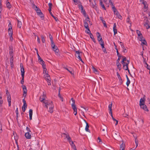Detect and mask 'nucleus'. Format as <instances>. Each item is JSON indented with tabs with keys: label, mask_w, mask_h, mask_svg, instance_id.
<instances>
[{
	"label": "nucleus",
	"mask_w": 150,
	"mask_h": 150,
	"mask_svg": "<svg viewBox=\"0 0 150 150\" xmlns=\"http://www.w3.org/2000/svg\"><path fill=\"white\" fill-rule=\"evenodd\" d=\"M11 57L10 59V62L12 63V62H13V56H11Z\"/></svg>",
	"instance_id": "3c124183"
},
{
	"label": "nucleus",
	"mask_w": 150,
	"mask_h": 150,
	"mask_svg": "<svg viewBox=\"0 0 150 150\" xmlns=\"http://www.w3.org/2000/svg\"><path fill=\"white\" fill-rule=\"evenodd\" d=\"M89 127L88 124V123H86L85 127V130L86 131L90 132V130L88 129Z\"/></svg>",
	"instance_id": "bb28decb"
},
{
	"label": "nucleus",
	"mask_w": 150,
	"mask_h": 150,
	"mask_svg": "<svg viewBox=\"0 0 150 150\" xmlns=\"http://www.w3.org/2000/svg\"><path fill=\"white\" fill-rule=\"evenodd\" d=\"M86 20L84 21V27L86 29H87L88 31H90L89 27H88V24L87 22L86 21Z\"/></svg>",
	"instance_id": "9b49d317"
},
{
	"label": "nucleus",
	"mask_w": 150,
	"mask_h": 150,
	"mask_svg": "<svg viewBox=\"0 0 150 150\" xmlns=\"http://www.w3.org/2000/svg\"><path fill=\"white\" fill-rule=\"evenodd\" d=\"M113 30L114 33V35L117 33V30L116 29V24L115 23L114 24L113 27Z\"/></svg>",
	"instance_id": "2eb2a0df"
},
{
	"label": "nucleus",
	"mask_w": 150,
	"mask_h": 150,
	"mask_svg": "<svg viewBox=\"0 0 150 150\" xmlns=\"http://www.w3.org/2000/svg\"><path fill=\"white\" fill-rule=\"evenodd\" d=\"M122 143L120 145V150H124L125 149V144H124V142L123 140H122Z\"/></svg>",
	"instance_id": "f8f14e48"
},
{
	"label": "nucleus",
	"mask_w": 150,
	"mask_h": 150,
	"mask_svg": "<svg viewBox=\"0 0 150 150\" xmlns=\"http://www.w3.org/2000/svg\"><path fill=\"white\" fill-rule=\"evenodd\" d=\"M112 103H111V104L109 105L108 106L109 110V113L110 114H112Z\"/></svg>",
	"instance_id": "a878e982"
},
{
	"label": "nucleus",
	"mask_w": 150,
	"mask_h": 150,
	"mask_svg": "<svg viewBox=\"0 0 150 150\" xmlns=\"http://www.w3.org/2000/svg\"><path fill=\"white\" fill-rule=\"evenodd\" d=\"M149 21L148 20H146V22L144 24V26H145L147 29H149L150 28V26L149 24Z\"/></svg>",
	"instance_id": "ddd939ff"
},
{
	"label": "nucleus",
	"mask_w": 150,
	"mask_h": 150,
	"mask_svg": "<svg viewBox=\"0 0 150 150\" xmlns=\"http://www.w3.org/2000/svg\"><path fill=\"white\" fill-rule=\"evenodd\" d=\"M58 97L60 98L62 101H63V98L60 95V93H58Z\"/></svg>",
	"instance_id": "5fc2aeb1"
},
{
	"label": "nucleus",
	"mask_w": 150,
	"mask_h": 150,
	"mask_svg": "<svg viewBox=\"0 0 150 150\" xmlns=\"http://www.w3.org/2000/svg\"><path fill=\"white\" fill-rule=\"evenodd\" d=\"M9 54L10 55V56H13V47L12 46H10L9 47Z\"/></svg>",
	"instance_id": "aec40b11"
},
{
	"label": "nucleus",
	"mask_w": 150,
	"mask_h": 150,
	"mask_svg": "<svg viewBox=\"0 0 150 150\" xmlns=\"http://www.w3.org/2000/svg\"><path fill=\"white\" fill-rule=\"evenodd\" d=\"M21 74V76L22 77V79L21 81V83L22 84H23L24 83V72L23 71L22 72V74Z\"/></svg>",
	"instance_id": "5701e85b"
},
{
	"label": "nucleus",
	"mask_w": 150,
	"mask_h": 150,
	"mask_svg": "<svg viewBox=\"0 0 150 150\" xmlns=\"http://www.w3.org/2000/svg\"><path fill=\"white\" fill-rule=\"evenodd\" d=\"M138 36L139 38V40L140 41H142V40H143V38H144L143 37V36L142 34V37H141V35H140V36Z\"/></svg>",
	"instance_id": "79ce46f5"
},
{
	"label": "nucleus",
	"mask_w": 150,
	"mask_h": 150,
	"mask_svg": "<svg viewBox=\"0 0 150 150\" xmlns=\"http://www.w3.org/2000/svg\"><path fill=\"white\" fill-rule=\"evenodd\" d=\"M114 14L117 15V17L118 18H119L121 20H122V16L117 11H116L115 12V13H114Z\"/></svg>",
	"instance_id": "412c9836"
},
{
	"label": "nucleus",
	"mask_w": 150,
	"mask_h": 150,
	"mask_svg": "<svg viewBox=\"0 0 150 150\" xmlns=\"http://www.w3.org/2000/svg\"><path fill=\"white\" fill-rule=\"evenodd\" d=\"M130 16H128L127 18V22L128 23H129L130 24V25H131V23H130Z\"/></svg>",
	"instance_id": "a18cd8bd"
},
{
	"label": "nucleus",
	"mask_w": 150,
	"mask_h": 150,
	"mask_svg": "<svg viewBox=\"0 0 150 150\" xmlns=\"http://www.w3.org/2000/svg\"><path fill=\"white\" fill-rule=\"evenodd\" d=\"M29 115H32L33 110L30 109L29 110Z\"/></svg>",
	"instance_id": "13d9d810"
},
{
	"label": "nucleus",
	"mask_w": 150,
	"mask_h": 150,
	"mask_svg": "<svg viewBox=\"0 0 150 150\" xmlns=\"http://www.w3.org/2000/svg\"><path fill=\"white\" fill-rule=\"evenodd\" d=\"M44 76L45 77V78L47 82L50 81V78L49 75L48 74H45V75Z\"/></svg>",
	"instance_id": "f3484780"
},
{
	"label": "nucleus",
	"mask_w": 150,
	"mask_h": 150,
	"mask_svg": "<svg viewBox=\"0 0 150 150\" xmlns=\"http://www.w3.org/2000/svg\"><path fill=\"white\" fill-rule=\"evenodd\" d=\"M18 21V24H17V26L19 28H21L22 26V23L18 19H17Z\"/></svg>",
	"instance_id": "7c9ffc66"
},
{
	"label": "nucleus",
	"mask_w": 150,
	"mask_h": 150,
	"mask_svg": "<svg viewBox=\"0 0 150 150\" xmlns=\"http://www.w3.org/2000/svg\"><path fill=\"white\" fill-rule=\"evenodd\" d=\"M97 38H100H100L102 37L100 33H99V32H97Z\"/></svg>",
	"instance_id": "4d7b16f0"
},
{
	"label": "nucleus",
	"mask_w": 150,
	"mask_h": 150,
	"mask_svg": "<svg viewBox=\"0 0 150 150\" xmlns=\"http://www.w3.org/2000/svg\"><path fill=\"white\" fill-rule=\"evenodd\" d=\"M118 42L120 44V45L123 49L122 52L124 53L127 52V51L126 49L125 48L123 43L122 42L120 41H118Z\"/></svg>",
	"instance_id": "6e6552de"
},
{
	"label": "nucleus",
	"mask_w": 150,
	"mask_h": 150,
	"mask_svg": "<svg viewBox=\"0 0 150 150\" xmlns=\"http://www.w3.org/2000/svg\"><path fill=\"white\" fill-rule=\"evenodd\" d=\"M23 104L22 107V110L23 112H25L27 108V105L26 103V101L24 99V98L23 100Z\"/></svg>",
	"instance_id": "7ed1b4c3"
},
{
	"label": "nucleus",
	"mask_w": 150,
	"mask_h": 150,
	"mask_svg": "<svg viewBox=\"0 0 150 150\" xmlns=\"http://www.w3.org/2000/svg\"><path fill=\"white\" fill-rule=\"evenodd\" d=\"M13 34H11L10 35H9L10 36V40L11 41H12L13 40V38L12 36Z\"/></svg>",
	"instance_id": "680f3d73"
},
{
	"label": "nucleus",
	"mask_w": 150,
	"mask_h": 150,
	"mask_svg": "<svg viewBox=\"0 0 150 150\" xmlns=\"http://www.w3.org/2000/svg\"><path fill=\"white\" fill-rule=\"evenodd\" d=\"M51 45L52 47V50L55 52L56 53H58L59 52V50L58 49L57 47L55 45V44H51Z\"/></svg>",
	"instance_id": "f03ea898"
},
{
	"label": "nucleus",
	"mask_w": 150,
	"mask_h": 150,
	"mask_svg": "<svg viewBox=\"0 0 150 150\" xmlns=\"http://www.w3.org/2000/svg\"><path fill=\"white\" fill-rule=\"evenodd\" d=\"M142 44H143L144 45H146L147 44V42L144 38H143V40H142Z\"/></svg>",
	"instance_id": "c03bdc74"
},
{
	"label": "nucleus",
	"mask_w": 150,
	"mask_h": 150,
	"mask_svg": "<svg viewBox=\"0 0 150 150\" xmlns=\"http://www.w3.org/2000/svg\"><path fill=\"white\" fill-rule=\"evenodd\" d=\"M130 81L129 80V78H127V81L126 83V84L127 85V86H128L130 84Z\"/></svg>",
	"instance_id": "a19ab883"
},
{
	"label": "nucleus",
	"mask_w": 150,
	"mask_h": 150,
	"mask_svg": "<svg viewBox=\"0 0 150 150\" xmlns=\"http://www.w3.org/2000/svg\"><path fill=\"white\" fill-rule=\"evenodd\" d=\"M118 58L117 59L116 61V62H119V61L120 60L121 57V56H118Z\"/></svg>",
	"instance_id": "052dcab7"
},
{
	"label": "nucleus",
	"mask_w": 150,
	"mask_h": 150,
	"mask_svg": "<svg viewBox=\"0 0 150 150\" xmlns=\"http://www.w3.org/2000/svg\"><path fill=\"white\" fill-rule=\"evenodd\" d=\"M44 103L45 104V106L47 108H48V106H51L52 105H53L52 102L51 101L50 102L48 101L47 100H45Z\"/></svg>",
	"instance_id": "39448f33"
},
{
	"label": "nucleus",
	"mask_w": 150,
	"mask_h": 150,
	"mask_svg": "<svg viewBox=\"0 0 150 150\" xmlns=\"http://www.w3.org/2000/svg\"><path fill=\"white\" fill-rule=\"evenodd\" d=\"M112 8L113 10V11L114 12V13H115V12L116 11H117V10L115 8V6H112Z\"/></svg>",
	"instance_id": "603ef678"
},
{
	"label": "nucleus",
	"mask_w": 150,
	"mask_h": 150,
	"mask_svg": "<svg viewBox=\"0 0 150 150\" xmlns=\"http://www.w3.org/2000/svg\"><path fill=\"white\" fill-rule=\"evenodd\" d=\"M6 6L7 8L10 9L11 7V5L9 2H6Z\"/></svg>",
	"instance_id": "393cba45"
},
{
	"label": "nucleus",
	"mask_w": 150,
	"mask_h": 150,
	"mask_svg": "<svg viewBox=\"0 0 150 150\" xmlns=\"http://www.w3.org/2000/svg\"><path fill=\"white\" fill-rule=\"evenodd\" d=\"M49 36L51 40V44L54 43L53 41V39L52 35L50 34Z\"/></svg>",
	"instance_id": "72a5a7b5"
},
{
	"label": "nucleus",
	"mask_w": 150,
	"mask_h": 150,
	"mask_svg": "<svg viewBox=\"0 0 150 150\" xmlns=\"http://www.w3.org/2000/svg\"><path fill=\"white\" fill-rule=\"evenodd\" d=\"M76 53L77 54V56H76V57L77 58H78L79 59H81V57L80 56V52L78 51H76Z\"/></svg>",
	"instance_id": "473e14b6"
},
{
	"label": "nucleus",
	"mask_w": 150,
	"mask_h": 150,
	"mask_svg": "<svg viewBox=\"0 0 150 150\" xmlns=\"http://www.w3.org/2000/svg\"><path fill=\"white\" fill-rule=\"evenodd\" d=\"M128 65H127V64H125L123 65V68L125 70H127L128 69Z\"/></svg>",
	"instance_id": "c85d7f7f"
},
{
	"label": "nucleus",
	"mask_w": 150,
	"mask_h": 150,
	"mask_svg": "<svg viewBox=\"0 0 150 150\" xmlns=\"http://www.w3.org/2000/svg\"><path fill=\"white\" fill-rule=\"evenodd\" d=\"M81 12L84 15V16L85 17H86L87 16L86 14V12L84 9L83 8L82 9H81Z\"/></svg>",
	"instance_id": "2f4dec72"
},
{
	"label": "nucleus",
	"mask_w": 150,
	"mask_h": 150,
	"mask_svg": "<svg viewBox=\"0 0 150 150\" xmlns=\"http://www.w3.org/2000/svg\"><path fill=\"white\" fill-rule=\"evenodd\" d=\"M25 137L27 139H30L31 138V135L29 132H27L25 133Z\"/></svg>",
	"instance_id": "a211bd4d"
},
{
	"label": "nucleus",
	"mask_w": 150,
	"mask_h": 150,
	"mask_svg": "<svg viewBox=\"0 0 150 150\" xmlns=\"http://www.w3.org/2000/svg\"><path fill=\"white\" fill-rule=\"evenodd\" d=\"M100 20L102 21V22L103 23L105 22V21L103 20V18L102 17H100Z\"/></svg>",
	"instance_id": "bf43d9fd"
},
{
	"label": "nucleus",
	"mask_w": 150,
	"mask_h": 150,
	"mask_svg": "<svg viewBox=\"0 0 150 150\" xmlns=\"http://www.w3.org/2000/svg\"><path fill=\"white\" fill-rule=\"evenodd\" d=\"M43 95L41 96L40 98V101L44 103V102H45V98L46 97V95L44 94V92H43Z\"/></svg>",
	"instance_id": "423d86ee"
},
{
	"label": "nucleus",
	"mask_w": 150,
	"mask_h": 150,
	"mask_svg": "<svg viewBox=\"0 0 150 150\" xmlns=\"http://www.w3.org/2000/svg\"><path fill=\"white\" fill-rule=\"evenodd\" d=\"M68 141L69 142H71L72 141L71 140V137L69 136V135L68 136H67V138Z\"/></svg>",
	"instance_id": "37998d69"
},
{
	"label": "nucleus",
	"mask_w": 150,
	"mask_h": 150,
	"mask_svg": "<svg viewBox=\"0 0 150 150\" xmlns=\"http://www.w3.org/2000/svg\"><path fill=\"white\" fill-rule=\"evenodd\" d=\"M103 131H105L106 132L107 131V127L105 125H104V129H102Z\"/></svg>",
	"instance_id": "09e8293b"
},
{
	"label": "nucleus",
	"mask_w": 150,
	"mask_h": 150,
	"mask_svg": "<svg viewBox=\"0 0 150 150\" xmlns=\"http://www.w3.org/2000/svg\"><path fill=\"white\" fill-rule=\"evenodd\" d=\"M117 75L119 79V80L121 84L122 83V81L121 78V77L120 75L118 72H117Z\"/></svg>",
	"instance_id": "b1692460"
},
{
	"label": "nucleus",
	"mask_w": 150,
	"mask_h": 150,
	"mask_svg": "<svg viewBox=\"0 0 150 150\" xmlns=\"http://www.w3.org/2000/svg\"><path fill=\"white\" fill-rule=\"evenodd\" d=\"M86 33H87L88 34H89L90 36V37L91 38V39L95 43L96 42V40L93 35V34L91 33V31H89V32H86Z\"/></svg>",
	"instance_id": "0eeeda50"
},
{
	"label": "nucleus",
	"mask_w": 150,
	"mask_h": 150,
	"mask_svg": "<svg viewBox=\"0 0 150 150\" xmlns=\"http://www.w3.org/2000/svg\"><path fill=\"white\" fill-rule=\"evenodd\" d=\"M20 66H21V74H22V72L23 71L24 72V74H25V70L24 69L23 67V66L22 64V63H21L20 64Z\"/></svg>",
	"instance_id": "cd10ccee"
},
{
	"label": "nucleus",
	"mask_w": 150,
	"mask_h": 150,
	"mask_svg": "<svg viewBox=\"0 0 150 150\" xmlns=\"http://www.w3.org/2000/svg\"><path fill=\"white\" fill-rule=\"evenodd\" d=\"M54 108V105H52L49 107V108L48 112L50 113H52L53 112V109Z\"/></svg>",
	"instance_id": "6ab92c4d"
},
{
	"label": "nucleus",
	"mask_w": 150,
	"mask_h": 150,
	"mask_svg": "<svg viewBox=\"0 0 150 150\" xmlns=\"http://www.w3.org/2000/svg\"><path fill=\"white\" fill-rule=\"evenodd\" d=\"M3 100H2V98H0V107L1 106V105L3 104Z\"/></svg>",
	"instance_id": "0e129e2a"
},
{
	"label": "nucleus",
	"mask_w": 150,
	"mask_h": 150,
	"mask_svg": "<svg viewBox=\"0 0 150 150\" xmlns=\"http://www.w3.org/2000/svg\"><path fill=\"white\" fill-rule=\"evenodd\" d=\"M146 67L147 69L150 70V66L148 64H146Z\"/></svg>",
	"instance_id": "774afa93"
},
{
	"label": "nucleus",
	"mask_w": 150,
	"mask_h": 150,
	"mask_svg": "<svg viewBox=\"0 0 150 150\" xmlns=\"http://www.w3.org/2000/svg\"><path fill=\"white\" fill-rule=\"evenodd\" d=\"M114 138L115 139L118 140L121 138L118 132L115 133L114 134Z\"/></svg>",
	"instance_id": "9d476101"
},
{
	"label": "nucleus",
	"mask_w": 150,
	"mask_h": 150,
	"mask_svg": "<svg viewBox=\"0 0 150 150\" xmlns=\"http://www.w3.org/2000/svg\"><path fill=\"white\" fill-rule=\"evenodd\" d=\"M109 2L112 6H114L113 3L111 1V0H109Z\"/></svg>",
	"instance_id": "338daca9"
},
{
	"label": "nucleus",
	"mask_w": 150,
	"mask_h": 150,
	"mask_svg": "<svg viewBox=\"0 0 150 150\" xmlns=\"http://www.w3.org/2000/svg\"><path fill=\"white\" fill-rule=\"evenodd\" d=\"M140 108H142L144 110L148 112L149 111V110L148 109L147 106L145 104H142V105H139Z\"/></svg>",
	"instance_id": "1a4fd4ad"
},
{
	"label": "nucleus",
	"mask_w": 150,
	"mask_h": 150,
	"mask_svg": "<svg viewBox=\"0 0 150 150\" xmlns=\"http://www.w3.org/2000/svg\"><path fill=\"white\" fill-rule=\"evenodd\" d=\"M8 102L11 101V96H7V97Z\"/></svg>",
	"instance_id": "e2e57ef3"
},
{
	"label": "nucleus",
	"mask_w": 150,
	"mask_h": 150,
	"mask_svg": "<svg viewBox=\"0 0 150 150\" xmlns=\"http://www.w3.org/2000/svg\"><path fill=\"white\" fill-rule=\"evenodd\" d=\"M43 73L45 74H48V72L47 71V69L46 68H44V69H43Z\"/></svg>",
	"instance_id": "6e6d98bb"
},
{
	"label": "nucleus",
	"mask_w": 150,
	"mask_h": 150,
	"mask_svg": "<svg viewBox=\"0 0 150 150\" xmlns=\"http://www.w3.org/2000/svg\"><path fill=\"white\" fill-rule=\"evenodd\" d=\"M35 8H36V12L38 15L41 12V10L39 8H38L36 6H35Z\"/></svg>",
	"instance_id": "c756f323"
},
{
	"label": "nucleus",
	"mask_w": 150,
	"mask_h": 150,
	"mask_svg": "<svg viewBox=\"0 0 150 150\" xmlns=\"http://www.w3.org/2000/svg\"><path fill=\"white\" fill-rule=\"evenodd\" d=\"M62 136H63L64 139H65L67 138V136H68L69 134L68 133H67V134L63 133L62 134Z\"/></svg>",
	"instance_id": "f704fd0d"
},
{
	"label": "nucleus",
	"mask_w": 150,
	"mask_h": 150,
	"mask_svg": "<svg viewBox=\"0 0 150 150\" xmlns=\"http://www.w3.org/2000/svg\"><path fill=\"white\" fill-rule=\"evenodd\" d=\"M9 28L8 29L9 35L11 34H13L12 26L10 21L9 22L8 24Z\"/></svg>",
	"instance_id": "20e7f679"
},
{
	"label": "nucleus",
	"mask_w": 150,
	"mask_h": 150,
	"mask_svg": "<svg viewBox=\"0 0 150 150\" xmlns=\"http://www.w3.org/2000/svg\"><path fill=\"white\" fill-rule=\"evenodd\" d=\"M135 143L136 144V148L137 147L138 145V141L137 138H136L135 139Z\"/></svg>",
	"instance_id": "8fccbe9b"
},
{
	"label": "nucleus",
	"mask_w": 150,
	"mask_h": 150,
	"mask_svg": "<svg viewBox=\"0 0 150 150\" xmlns=\"http://www.w3.org/2000/svg\"><path fill=\"white\" fill-rule=\"evenodd\" d=\"M22 87L23 88V94H26L27 91L26 86L25 85H23Z\"/></svg>",
	"instance_id": "dca6fc26"
},
{
	"label": "nucleus",
	"mask_w": 150,
	"mask_h": 150,
	"mask_svg": "<svg viewBox=\"0 0 150 150\" xmlns=\"http://www.w3.org/2000/svg\"><path fill=\"white\" fill-rule=\"evenodd\" d=\"M102 50L104 53H107V52L106 51V49L105 47L104 46V47H102Z\"/></svg>",
	"instance_id": "864d4df0"
},
{
	"label": "nucleus",
	"mask_w": 150,
	"mask_h": 150,
	"mask_svg": "<svg viewBox=\"0 0 150 150\" xmlns=\"http://www.w3.org/2000/svg\"><path fill=\"white\" fill-rule=\"evenodd\" d=\"M145 100V98H141L140 100L139 105H142V104H144Z\"/></svg>",
	"instance_id": "4be33fe9"
},
{
	"label": "nucleus",
	"mask_w": 150,
	"mask_h": 150,
	"mask_svg": "<svg viewBox=\"0 0 150 150\" xmlns=\"http://www.w3.org/2000/svg\"><path fill=\"white\" fill-rule=\"evenodd\" d=\"M136 33L138 35V36H140V35L142 36V33H141V32L138 30H136Z\"/></svg>",
	"instance_id": "ea45409f"
},
{
	"label": "nucleus",
	"mask_w": 150,
	"mask_h": 150,
	"mask_svg": "<svg viewBox=\"0 0 150 150\" xmlns=\"http://www.w3.org/2000/svg\"><path fill=\"white\" fill-rule=\"evenodd\" d=\"M98 42H99V43L101 47H103L105 45L104 41L102 39V37H100V39L99 40Z\"/></svg>",
	"instance_id": "4468645a"
},
{
	"label": "nucleus",
	"mask_w": 150,
	"mask_h": 150,
	"mask_svg": "<svg viewBox=\"0 0 150 150\" xmlns=\"http://www.w3.org/2000/svg\"><path fill=\"white\" fill-rule=\"evenodd\" d=\"M100 4L103 8L105 10H106V8L102 2V3H101V2H100Z\"/></svg>",
	"instance_id": "de8ad7c7"
},
{
	"label": "nucleus",
	"mask_w": 150,
	"mask_h": 150,
	"mask_svg": "<svg viewBox=\"0 0 150 150\" xmlns=\"http://www.w3.org/2000/svg\"><path fill=\"white\" fill-rule=\"evenodd\" d=\"M71 100L73 102L71 104V107L74 111L75 112V113H74V114L76 115L77 114V108H76L75 104V101L74 100V99L73 98H72L71 99Z\"/></svg>",
	"instance_id": "f257e3e1"
},
{
	"label": "nucleus",
	"mask_w": 150,
	"mask_h": 150,
	"mask_svg": "<svg viewBox=\"0 0 150 150\" xmlns=\"http://www.w3.org/2000/svg\"><path fill=\"white\" fill-rule=\"evenodd\" d=\"M41 40H42V42L43 43H44L45 42V39L44 36L43 35H42V36H41Z\"/></svg>",
	"instance_id": "49530a36"
},
{
	"label": "nucleus",
	"mask_w": 150,
	"mask_h": 150,
	"mask_svg": "<svg viewBox=\"0 0 150 150\" xmlns=\"http://www.w3.org/2000/svg\"><path fill=\"white\" fill-rule=\"evenodd\" d=\"M96 2L95 1H94L93 3H92V6L94 8H95V9H96V8H97L96 6Z\"/></svg>",
	"instance_id": "4c0bfd02"
},
{
	"label": "nucleus",
	"mask_w": 150,
	"mask_h": 150,
	"mask_svg": "<svg viewBox=\"0 0 150 150\" xmlns=\"http://www.w3.org/2000/svg\"><path fill=\"white\" fill-rule=\"evenodd\" d=\"M116 64L117 67L119 69L120 71L121 70V65L120 62H117Z\"/></svg>",
	"instance_id": "c9c22d12"
},
{
	"label": "nucleus",
	"mask_w": 150,
	"mask_h": 150,
	"mask_svg": "<svg viewBox=\"0 0 150 150\" xmlns=\"http://www.w3.org/2000/svg\"><path fill=\"white\" fill-rule=\"evenodd\" d=\"M38 15L41 18H42V19H43V18L44 17V15L42 12H41L40 13L38 14Z\"/></svg>",
	"instance_id": "58836bf2"
},
{
	"label": "nucleus",
	"mask_w": 150,
	"mask_h": 150,
	"mask_svg": "<svg viewBox=\"0 0 150 150\" xmlns=\"http://www.w3.org/2000/svg\"><path fill=\"white\" fill-rule=\"evenodd\" d=\"M65 69L67 70L68 71H69L71 74H73L74 73H72L71 71H70L69 69L68 68H65Z\"/></svg>",
	"instance_id": "69168bd1"
},
{
	"label": "nucleus",
	"mask_w": 150,
	"mask_h": 150,
	"mask_svg": "<svg viewBox=\"0 0 150 150\" xmlns=\"http://www.w3.org/2000/svg\"><path fill=\"white\" fill-rule=\"evenodd\" d=\"M18 136H16V137L15 138V140L16 141V144H17V148H19V146L18 144Z\"/></svg>",
	"instance_id": "e433bc0d"
}]
</instances>
